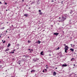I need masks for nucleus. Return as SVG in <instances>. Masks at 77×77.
I'll list each match as a JSON object with an SVG mask.
<instances>
[{
    "label": "nucleus",
    "mask_w": 77,
    "mask_h": 77,
    "mask_svg": "<svg viewBox=\"0 0 77 77\" xmlns=\"http://www.w3.org/2000/svg\"><path fill=\"white\" fill-rule=\"evenodd\" d=\"M0 38H2V37H1V36H0Z\"/></svg>",
    "instance_id": "nucleus-46"
},
{
    "label": "nucleus",
    "mask_w": 77,
    "mask_h": 77,
    "mask_svg": "<svg viewBox=\"0 0 77 77\" xmlns=\"http://www.w3.org/2000/svg\"><path fill=\"white\" fill-rule=\"evenodd\" d=\"M58 25H59V23H58Z\"/></svg>",
    "instance_id": "nucleus-34"
},
{
    "label": "nucleus",
    "mask_w": 77,
    "mask_h": 77,
    "mask_svg": "<svg viewBox=\"0 0 77 77\" xmlns=\"http://www.w3.org/2000/svg\"><path fill=\"white\" fill-rule=\"evenodd\" d=\"M59 19H60V17H59Z\"/></svg>",
    "instance_id": "nucleus-42"
},
{
    "label": "nucleus",
    "mask_w": 77,
    "mask_h": 77,
    "mask_svg": "<svg viewBox=\"0 0 77 77\" xmlns=\"http://www.w3.org/2000/svg\"><path fill=\"white\" fill-rule=\"evenodd\" d=\"M70 50L72 51H74V49L70 48Z\"/></svg>",
    "instance_id": "nucleus-8"
},
{
    "label": "nucleus",
    "mask_w": 77,
    "mask_h": 77,
    "mask_svg": "<svg viewBox=\"0 0 77 77\" xmlns=\"http://www.w3.org/2000/svg\"><path fill=\"white\" fill-rule=\"evenodd\" d=\"M6 71H7V70H6Z\"/></svg>",
    "instance_id": "nucleus-50"
},
{
    "label": "nucleus",
    "mask_w": 77,
    "mask_h": 77,
    "mask_svg": "<svg viewBox=\"0 0 77 77\" xmlns=\"http://www.w3.org/2000/svg\"><path fill=\"white\" fill-rule=\"evenodd\" d=\"M13 60H14V59H13Z\"/></svg>",
    "instance_id": "nucleus-55"
},
{
    "label": "nucleus",
    "mask_w": 77,
    "mask_h": 77,
    "mask_svg": "<svg viewBox=\"0 0 77 77\" xmlns=\"http://www.w3.org/2000/svg\"><path fill=\"white\" fill-rule=\"evenodd\" d=\"M54 33V35H56V36H57V35H58L59 33Z\"/></svg>",
    "instance_id": "nucleus-2"
},
{
    "label": "nucleus",
    "mask_w": 77,
    "mask_h": 77,
    "mask_svg": "<svg viewBox=\"0 0 77 77\" xmlns=\"http://www.w3.org/2000/svg\"><path fill=\"white\" fill-rule=\"evenodd\" d=\"M51 2H54V1H53V0H52V1H51Z\"/></svg>",
    "instance_id": "nucleus-23"
},
{
    "label": "nucleus",
    "mask_w": 77,
    "mask_h": 77,
    "mask_svg": "<svg viewBox=\"0 0 77 77\" xmlns=\"http://www.w3.org/2000/svg\"><path fill=\"white\" fill-rule=\"evenodd\" d=\"M40 15H42V13L41 12H40V13H39Z\"/></svg>",
    "instance_id": "nucleus-18"
},
{
    "label": "nucleus",
    "mask_w": 77,
    "mask_h": 77,
    "mask_svg": "<svg viewBox=\"0 0 77 77\" xmlns=\"http://www.w3.org/2000/svg\"><path fill=\"white\" fill-rule=\"evenodd\" d=\"M45 72H47V69H45Z\"/></svg>",
    "instance_id": "nucleus-22"
},
{
    "label": "nucleus",
    "mask_w": 77,
    "mask_h": 77,
    "mask_svg": "<svg viewBox=\"0 0 77 77\" xmlns=\"http://www.w3.org/2000/svg\"><path fill=\"white\" fill-rule=\"evenodd\" d=\"M30 41L29 40H28V43H30Z\"/></svg>",
    "instance_id": "nucleus-17"
},
{
    "label": "nucleus",
    "mask_w": 77,
    "mask_h": 77,
    "mask_svg": "<svg viewBox=\"0 0 77 77\" xmlns=\"http://www.w3.org/2000/svg\"><path fill=\"white\" fill-rule=\"evenodd\" d=\"M2 66H0V68H2Z\"/></svg>",
    "instance_id": "nucleus-25"
},
{
    "label": "nucleus",
    "mask_w": 77,
    "mask_h": 77,
    "mask_svg": "<svg viewBox=\"0 0 77 77\" xmlns=\"http://www.w3.org/2000/svg\"><path fill=\"white\" fill-rule=\"evenodd\" d=\"M5 41H4V42H3V43H5Z\"/></svg>",
    "instance_id": "nucleus-19"
},
{
    "label": "nucleus",
    "mask_w": 77,
    "mask_h": 77,
    "mask_svg": "<svg viewBox=\"0 0 77 77\" xmlns=\"http://www.w3.org/2000/svg\"><path fill=\"white\" fill-rule=\"evenodd\" d=\"M22 2H24V0H22Z\"/></svg>",
    "instance_id": "nucleus-31"
},
{
    "label": "nucleus",
    "mask_w": 77,
    "mask_h": 77,
    "mask_svg": "<svg viewBox=\"0 0 77 77\" xmlns=\"http://www.w3.org/2000/svg\"><path fill=\"white\" fill-rule=\"evenodd\" d=\"M31 51H33V49H31Z\"/></svg>",
    "instance_id": "nucleus-28"
},
{
    "label": "nucleus",
    "mask_w": 77,
    "mask_h": 77,
    "mask_svg": "<svg viewBox=\"0 0 77 77\" xmlns=\"http://www.w3.org/2000/svg\"><path fill=\"white\" fill-rule=\"evenodd\" d=\"M42 72H45V71H44V70H43V71H42Z\"/></svg>",
    "instance_id": "nucleus-20"
},
{
    "label": "nucleus",
    "mask_w": 77,
    "mask_h": 77,
    "mask_svg": "<svg viewBox=\"0 0 77 77\" xmlns=\"http://www.w3.org/2000/svg\"><path fill=\"white\" fill-rule=\"evenodd\" d=\"M31 52H32V51H29V53H31Z\"/></svg>",
    "instance_id": "nucleus-35"
},
{
    "label": "nucleus",
    "mask_w": 77,
    "mask_h": 77,
    "mask_svg": "<svg viewBox=\"0 0 77 77\" xmlns=\"http://www.w3.org/2000/svg\"><path fill=\"white\" fill-rule=\"evenodd\" d=\"M38 12H41V10H39L38 11Z\"/></svg>",
    "instance_id": "nucleus-15"
},
{
    "label": "nucleus",
    "mask_w": 77,
    "mask_h": 77,
    "mask_svg": "<svg viewBox=\"0 0 77 77\" xmlns=\"http://www.w3.org/2000/svg\"><path fill=\"white\" fill-rule=\"evenodd\" d=\"M62 18H63V17H62Z\"/></svg>",
    "instance_id": "nucleus-51"
},
{
    "label": "nucleus",
    "mask_w": 77,
    "mask_h": 77,
    "mask_svg": "<svg viewBox=\"0 0 77 77\" xmlns=\"http://www.w3.org/2000/svg\"><path fill=\"white\" fill-rule=\"evenodd\" d=\"M48 66V65H46V66Z\"/></svg>",
    "instance_id": "nucleus-39"
},
{
    "label": "nucleus",
    "mask_w": 77,
    "mask_h": 77,
    "mask_svg": "<svg viewBox=\"0 0 77 77\" xmlns=\"http://www.w3.org/2000/svg\"><path fill=\"white\" fill-rule=\"evenodd\" d=\"M6 33H7L8 32V31H6Z\"/></svg>",
    "instance_id": "nucleus-32"
},
{
    "label": "nucleus",
    "mask_w": 77,
    "mask_h": 77,
    "mask_svg": "<svg viewBox=\"0 0 77 77\" xmlns=\"http://www.w3.org/2000/svg\"><path fill=\"white\" fill-rule=\"evenodd\" d=\"M32 3H33L32 2Z\"/></svg>",
    "instance_id": "nucleus-57"
},
{
    "label": "nucleus",
    "mask_w": 77,
    "mask_h": 77,
    "mask_svg": "<svg viewBox=\"0 0 77 77\" xmlns=\"http://www.w3.org/2000/svg\"><path fill=\"white\" fill-rule=\"evenodd\" d=\"M37 42H38V44H40V43H41V42L39 41H38V42H36L35 43H37Z\"/></svg>",
    "instance_id": "nucleus-7"
},
{
    "label": "nucleus",
    "mask_w": 77,
    "mask_h": 77,
    "mask_svg": "<svg viewBox=\"0 0 77 77\" xmlns=\"http://www.w3.org/2000/svg\"><path fill=\"white\" fill-rule=\"evenodd\" d=\"M9 49H6L5 50V51H9Z\"/></svg>",
    "instance_id": "nucleus-10"
},
{
    "label": "nucleus",
    "mask_w": 77,
    "mask_h": 77,
    "mask_svg": "<svg viewBox=\"0 0 77 77\" xmlns=\"http://www.w3.org/2000/svg\"><path fill=\"white\" fill-rule=\"evenodd\" d=\"M72 44H71V47H72Z\"/></svg>",
    "instance_id": "nucleus-33"
},
{
    "label": "nucleus",
    "mask_w": 77,
    "mask_h": 77,
    "mask_svg": "<svg viewBox=\"0 0 77 77\" xmlns=\"http://www.w3.org/2000/svg\"><path fill=\"white\" fill-rule=\"evenodd\" d=\"M68 46H65L64 49L65 50V53H67V50H68Z\"/></svg>",
    "instance_id": "nucleus-1"
},
{
    "label": "nucleus",
    "mask_w": 77,
    "mask_h": 77,
    "mask_svg": "<svg viewBox=\"0 0 77 77\" xmlns=\"http://www.w3.org/2000/svg\"><path fill=\"white\" fill-rule=\"evenodd\" d=\"M29 15V14H25L24 15V16L25 17H27L28 16V15Z\"/></svg>",
    "instance_id": "nucleus-3"
},
{
    "label": "nucleus",
    "mask_w": 77,
    "mask_h": 77,
    "mask_svg": "<svg viewBox=\"0 0 77 77\" xmlns=\"http://www.w3.org/2000/svg\"><path fill=\"white\" fill-rule=\"evenodd\" d=\"M46 69H48V66L46 67Z\"/></svg>",
    "instance_id": "nucleus-21"
},
{
    "label": "nucleus",
    "mask_w": 77,
    "mask_h": 77,
    "mask_svg": "<svg viewBox=\"0 0 77 77\" xmlns=\"http://www.w3.org/2000/svg\"><path fill=\"white\" fill-rule=\"evenodd\" d=\"M33 61H34V62H36V58H34V59H33Z\"/></svg>",
    "instance_id": "nucleus-6"
},
{
    "label": "nucleus",
    "mask_w": 77,
    "mask_h": 77,
    "mask_svg": "<svg viewBox=\"0 0 77 77\" xmlns=\"http://www.w3.org/2000/svg\"><path fill=\"white\" fill-rule=\"evenodd\" d=\"M2 42H3V40H2Z\"/></svg>",
    "instance_id": "nucleus-44"
},
{
    "label": "nucleus",
    "mask_w": 77,
    "mask_h": 77,
    "mask_svg": "<svg viewBox=\"0 0 77 77\" xmlns=\"http://www.w3.org/2000/svg\"><path fill=\"white\" fill-rule=\"evenodd\" d=\"M0 4H2V2H0Z\"/></svg>",
    "instance_id": "nucleus-27"
},
{
    "label": "nucleus",
    "mask_w": 77,
    "mask_h": 77,
    "mask_svg": "<svg viewBox=\"0 0 77 77\" xmlns=\"http://www.w3.org/2000/svg\"><path fill=\"white\" fill-rule=\"evenodd\" d=\"M56 75V72H54L53 73V75Z\"/></svg>",
    "instance_id": "nucleus-5"
},
{
    "label": "nucleus",
    "mask_w": 77,
    "mask_h": 77,
    "mask_svg": "<svg viewBox=\"0 0 77 77\" xmlns=\"http://www.w3.org/2000/svg\"><path fill=\"white\" fill-rule=\"evenodd\" d=\"M75 46L74 45V47Z\"/></svg>",
    "instance_id": "nucleus-53"
},
{
    "label": "nucleus",
    "mask_w": 77,
    "mask_h": 77,
    "mask_svg": "<svg viewBox=\"0 0 77 77\" xmlns=\"http://www.w3.org/2000/svg\"><path fill=\"white\" fill-rule=\"evenodd\" d=\"M9 46H11V44H10V43H9L8 44V45L7 46L8 47H9Z\"/></svg>",
    "instance_id": "nucleus-12"
},
{
    "label": "nucleus",
    "mask_w": 77,
    "mask_h": 77,
    "mask_svg": "<svg viewBox=\"0 0 77 77\" xmlns=\"http://www.w3.org/2000/svg\"><path fill=\"white\" fill-rule=\"evenodd\" d=\"M53 68H54V67H53Z\"/></svg>",
    "instance_id": "nucleus-56"
},
{
    "label": "nucleus",
    "mask_w": 77,
    "mask_h": 77,
    "mask_svg": "<svg viewBox=\"0 0 77 77\" xmlns=\"http://www.w3.org/2000/svg\"><path fill=\"white\" fill-rule=\"evenodd\" d=\"M28 50L29 51H31V50H30V49H28Z\"/></svg>",
    "instance_id": "nucleus-24"
},
{
    "label": "nucleus",
    "mask_w": 77,
    "mask_h": 77,
    "mask_svg": "<svg viewBox=\"0 0 77 77\" xmlns=\"http://www.w3.org/2000/svg\"><path fill=\"white\" fill-rule=\"evenodd\" d=\"M55 69H57V67H56V68H55Z\"/></svg>",
    "instance_id": "nucleus-30"
},
{
    "label": "nucleus",
    "mask_w": 77,
    "mask_h": 77,
    "mask_svg": "<svg viewBox=\"0 0 77 77\" xmlns=\"http://www.w3.org/2000/svg\"><path fill=\"white\" fill-rule=\"evenodd\" d=\"M64 45H65V46L66 45V44H65Z\"/></svg>",
    "instance_id": "nucleus-36"
},
{
    "label": "nucleus",
    "mask_w": 77,
    "mask_h": 77,
    "mask_svg": "<svg viewBox=\"0 0 77 77\" xmlns=\"http://www.w3.org/2000/svg\"><path fill=\"white\" fill-rule=\"evenodd\" d=\"M15 51V50H13V51Z\"/></svg>",
    "instance_id": "nucleus-47"
},
{
    "label": "nucleus",
    "mask_w": 77,
    "mask_h": 77,
    "mask_svg": "<svg viewBox=\"0 0 77 77\" xmlns=\"http://www.w3.org/2000/svg\"><path fill=\"white\" fill-rule=\"evenodd\" d=\"M34 45L35 46H36V45H35V44H34Z\"/></svg>",
    "instance_id": "nucleus-40"
},
{
    "label": "nucleus",
    "mask_w": 77,
    "mask_h": 77,
    "mask_svg": "<svg viewBox=\"0 0 77 77\" xmlns=\"http://www.w3.org/2000/svg\"><path fill=\"white\" fill-rule=\"evenodd\" d=\"M62 66L64 67V66H67V65L66 64H63L62 65Z\"/></svg>",
    "instance_id": "nucleus-4"
},
{
    "label": "nucleus",
    "mask_w": 77,
    "mask_h": 77,
    "mask_svg": "<svg viewBox=\"0 0 77 77\" xmlns=\"http://www.w3.org/2000/svg\"><path fill=\"white\" fill-rule=\"evenodd\" d=\"M9 37H8V38H9Z\"/></svg>",
    "instance_id": "nucleus-43"
},
{
    "label": "nucleus",
    "mask_w": 77,
    "mask_h": 77,
    "mask_svg": "<svg viewBox=\"0 0 77 77\" xmlns=\"http://www.w3.org/2000/svg\"><path fill=\"white\" fill-rule=\"evenodd\" d=\"M49 56H51V54H49Z\"/></svg>",
    "instance_id": "nucleus-29"
},
{
    "label": "nucleus",
    "mask_w": 77,
    "mask_h": 77,
    "mask_svg": "<svg viewBox=\"0 0 77 77\" xmlns=\"http://www.w3.org/2000/svg\"><path fill=\"white\" fill-rule=\"evenodd\" d=\"M11 77H14V76H11Z\"/></svg>",
    "instance_id": "nucleus-49"
},
{
    "label": "nucleus",
    "mask_w": 77,
    "mask_h": 77,
    "mask_svg": "<svg viewBox=\"0 0 77 77\" xmlns=\"http://www.w3.org/2000/svg\"><path fill=\"white\" fill-rule=\"evenodd\" d=\"M5 5H7V3L6 2L5 3Z\"/></svg>",
    "instance_id": "nucleus-26"
},
{
    "label": "nucleus",
    "mask_w": 77,
    "mask_h": 77,
    "mask_svg": "<svg viewBox=\"0 0 77 77\" xmlns=\"http://www.w3.org/2000/svg\"><path fill=\"white\" fill-rule=\"evenodd\" d=\"M11 53L12 54H13L14 53V51H12L11 52Z\"/></svg>",
    "instance_id": "nucleus-16"
},
{
    "label": "nucleus",
    "mask_w": 77,
    "mask_h": 77,
    "mask_svg": "<svg viewBox=\"0 0 77 77\" xmlns=\"http://www.w3.org/2000/svg\"><path fill=\"white\" fill-rule=\"evenodd\" d=\"M24 56H25V55H23V57H24Z\"/></svg>",
    "instance_id": "nucleus-45"
},
{
    "label": "nucleus",
    "mask_w": 77,
    "mask_h": 77,
    "mask_svg": "<svg viewBox=\"0 0 77 77\" xmlns=\"http://www.w3.org/2000/svg\"><path fill=\"white\" fill-rule=\"evenodd\" d=\"M5 29V27H3L2 28H1V29L2 30H3V29Z\"/></svg>",
    "instance_id": "nucleus-14"
},
{
    "label": "nucleus",
    "mask_w": 77,
    "mask_h": 77,
    "mask_svg": "<svg viewBox=\"0 0 77 77\" xmlns=\"http://www.w3.org/2000/svg\"><path fill=\"white\" fill-rule=\"evenodd\" d=\"M35 72V70H32L31 71V72Z\"/></svg>",
    "instance_id": "nucleus-11"
},
{
    "label": "nucleus",
    "mask_w": 77,
    "mask_h": 77,
    "mask_svg": "<svg viewBox=\"0 0 77 77\" xmlns=\"http://www.w3.org/2000/svg\"><path fill=\"white\" fill-rule=\"evenodd\" d=\"M6 11H8V10H6Z\"/></svg>",
    "instance_id": "nucleus-48"
},
{
    "label": "nucleus",
    "mask_w": 77,
    "mask_h": 77,
    "mask_svg": "<svg viewBox=\"0 0 77 77\" xmlns=\"http://www.w3.org/2000/svg\"><path fill=\"white\" fill-rule=\"evenodd\" d=\"M13 60H14V59H13Z\"/></svg>",
    "instance_id": "nucleus-54"
},
{
    "label": "nucleus",
    "mask_w": 77,
    "mask_h": 77,
    "mask_svg": "<svg viewBox=\"0 0 77 77\" xmlns=\"http://www.w3.org/2000/svg\"><path fill=\"white\" fill-rule=\"evenodd\" d=\"M43 51H42L41 52L40 54L41 55H44V54H43Z\"/></svg>",
    "instance_id": "nucleus-9"
},
{
    "label": "nucleus",
    "mask_w": 77,
    "mask_h": 77,
    "mask_svg": "<svg viewBox=\"0 0 77 77\" xmlns=\"http://www.w3.org/2000/svg\"><path fill=\"white\" fill-rule=\"evenodd\" d=\"M55 0V1H56V0Z\"/></svg>",
    "instance_id": "nucleus-52"
},
{
    "label": "nucleus",
    "mask_w": 77,
    "mask_h": 77,
    "mask_svg": "<svg viewBox=\"0 0 77 77\" xmlns=\"http://www.w3.org/2000/svg\"><path fill=\"white\" fill-rule=\"evenodd\" d=\"M19 65H20V63H19Z\"/></svg>",
    "instance_id": "nucleus-38"
},
{
    "label": "nucleus",
    "mask_w": 77,
    "mask_h": 77,
    "mask_svg": "<svg viewBox=\"0 0 77 77\" xmlns=\"http://www.w3.org/2000/svg\"><path fill=\"white\" fill-rule=\"evenodd\" d=\"M75 64H74V66H75Z\"/></svg>",
    "instance_id": "nucleus-41"
},
{
    "label": "nucleus",
    "mask_w": 77,
    "mask_h": 77,
    "mask_svg": "<svg viewBox=\"0 0 77 77\" xmlns=\"http://www.w3.org/2000/svg\"><path fill=\"white\" fill-rule=\"evenodd\" d=\"M73 59L74 60V58H72L71 59V61H72V60H73Z\"/></svg>",
    "instance_id": "nucleus-13"
},
{
    "label": "nucleus",
    "mask_w": 77,
    "mask_h": 77,
    "mask_svg": "<svg viewBox=\"0 0 77 77\" xmlns=\"http://www.w3.org/2000/svg\"><path fill=\"white\" fill-rule=\"evenodd\" d=\"M74 54H76V53H74Z\"/></svg>",
    "instance_id": "nucleus-37"
}]
</instances>
